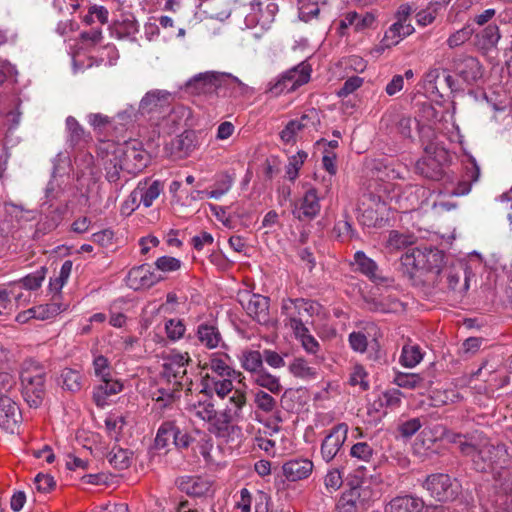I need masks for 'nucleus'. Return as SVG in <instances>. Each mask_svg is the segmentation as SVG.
I'll return each mask as SVG.
<instances>
[{"mask_svg": "<svg viewBox=\"0 0 512 512\" xmlns=\"http://www.w3.org/2000/svg\"><path fill=\"white\" fill-rule=\"evenodd\" d=\"M132 454L128 449L114 447L108 455V460L115 469L124 470L131 465Z\"/></svg>", "mask_w": 512, "mask_h": 512, "instance_id": "nucleus-46", "label": "nucleus"}, {"mask_svg": "<svg viewBox=\"0 0 512 512\" xmlns=\"http://www.w3.org/2000/svg\"><path fill=\"white\" fill-rule=\"evenodd\" d=\"M476 38L481 48L486 50L496 48L501 38L500 29L497 24H489L476 33Z\"/></svg>", "mask_w": 512, "mask_h": 512, "instance_id": "nucleus-38", "label": "nucleus"}, {"mask_svg": "<svg viewBox=\"0 0 512 512\" xmlns=\"http://www.w3.org/2000/svg\"><path fill=\"white\" fill-rule=\"evenodd\" d=\"M195 438L186 430L181 429L176 421L167 420L159 426L154 440L157 449H165L170 442L179 451L187 450Z\"/></svg>", "mask_w": 512, "mask_h": 512, "instance_id": "nucleus-7", "label": "nucleus"}, {"mask_svg": "<svg viewBox=\"0 0 512 512\" xmlns=\"http://www.w3.org/2000/svg\"><path fill=\"white\" fill-rule=\"evenodd\" d=\"M66 126V144L71 149H84L91 141V133L73 116H68L65 120Z\"/></svg>", "mask_w": 512, "mask_h": 512, "instance_id": "nucleus-21", "label": "nucleus"}, {"mask_svg": "<svg viewBox=\"0 0 512 512\" xmlns=\"http://www.w3.org/2000/svg\"><path fill=\"white\" fill-rule=\"evenodd\" d=\"M445 254L432 246L415 247L401 257L403 274L414 286H430L437 275H441Z\"/></svg>", "mask_w": 512, "mask_h": 512, "instance_id": "nucleus-1", "label": "nucleus"}, {"mask_svg": "<svg viewBox=\"0 0 512 512\" xmlns=\"http://www.w3.org/2000/svg\"><path fill=\"white\" fill-rule=\"evenodd\" d=\"M312 67L307 61H303L282 74L281 78L270 86V91L275 95L284 90L291 91L309 82Z\"/></svg>", "mask_w": 512, "mask_h": 512, "instance_id": "nucleus-11", "label": "nucleus"}, {"mask_svg": "<svg viewBox=\"0 0 512 512\" xmlns=\"http://www.w3.org/2000/svg\"><path fill=\"white\" fill-rule=\"evenodd\" d=\"M190 361L188 353L172 354L162 365L161 375L169 382L183 386L182 379L186 375V366Z\"/></svg>", "mask_w": 512, "mask_h": 512, "instance_id": "nucleus-19", "label": "nucleus"}, {"mask_svg": "<svg viewBox=\"0 0 512 512\" xmlns=\"http://www.w3.org/2000/svg\"><path fill=\"white\" fill-rule=\"evenodd\" d=\"M307 152L300 150L295 155L289 158V162L286 165L285 172L286 176L290 181H295L299 175V170L307 159Z\"/></svg>", "mask_w": 512, "mask_h": 512, "instance_id": "nucleus-54", "label": "nucleus"}, {"mask_svg": "<svg viewBox=\"0 0 512 512\" xmlns=\"http://www.w3.org/2000/svg\"><path fill=\"white\" fill-rule=\"evenodd\" d=\"M216 77L217 81L215 83L214 93L218 96L238 98L253 93V90L247 84L230 73L217 72Z\"/></svg>", "mask_w": 512, "mask_h": 512, "instance_id": "nucleus-14", "label": "nucleus"}, {"mask_svg": "<svg viewBox=\"0 0 512 512\" xmlns=\"http://www.w3.org/2000/svg\"><path fill=\"white\" fill-rule=\"evenodd\" d=\"M421 427L422 422L420 418H411L401 422L397 427V431L402 438L409 439L416 434Z\"/></svg>", "mask_w": 512, "mask_h": 512, "instance_id": "nucleus-57", "label": "nucleus"}, {"mask_svg": "<svg viewBox=\"0 0 512 512\" xmlns=\"http://www.w3.org/2000/svg\"><path fill=\"white\" fill-rule=\"evenodd\" d=\"M240 361L243 369L252 373L253 376L265 369L262 352L258 350L244 351Z\"/></svg>", "mask_w": 512, "mask_h": 512, "instance_id": "nucleus-39", "label": "nucleus"}, {"mask_svg": "<svg viewBox=\"0 0 512 512\" xmlns=\"http://www.w3.org/2000/svg\"><path fill=\"white\" fill-rule=\"evenodd\" d=\"M123 166L124 163L122 162L116 150H114L111 157L104 162L105 179L109 183L115 184L116 188L119 190L124 186V184H118L121 178L120 172L124 171Z\"/></svg>", "mask_w": 512, "mask_h": 512, "instance_id": "nucleus-35", "label": "nucleus"}, {"mask_svg": "<svg viewBox=\"0 0 512 512\" xmlns=\"http://www.w3.org/2000/svg\"><path fill=\"white\" fill-rule=\"evenodd\" d=\"M22 421L18 404L11 397L0 398V427L14 433Z\"/></svg>", "mask_w": 512, "mask_h": 512, "instance_id": "nucleus-22", "label": "nucleus"}, {"mask_svg": "<svg viewBox=\"0 0 512 512\" xmlns=\"http://www.w3.org/2000/svg\"><path fill=\"white\" fill-rule=\"evenodd\" d=\"M252 379L255 384L267 389L272 394H278L282 390L279 377L270 374L266 369L256 374V376H252Z\"/></svg>", "mask_w": 512, "mask_h": 512, "instance_id": "nucleus-43", "label": "nucleus"}, {"mask_svg": "<svg viewBox=\"0 0 512 512\" xmlns=\"http://www.w3.org/2000/svg\"><path fill=\"white\" fill-rule=\"evenodd\" d=\"M425 501L414 494H403L393 497L384 507V512H422Z\"/></svg>", "mask_w": 512, "mask_h": 512, "instance_id": "nucleus-23", "label": "nucleus"}, {"mask_svg": "<svg viewBox=\"0 0 512 512\" xmlns=\"http://www.w3.org/2000/svg\"><path fill=\"white\" fill-rule=\"evenodd\" d=\"M489 501L492 512H512V493L492 492Z\"/></svg>", "mask_w": 512, "mask_h": 512, "instance_id": "nucleus-49", "label": "nucleus"}, {"mask_svg": "<svg viewBox=\"0 0 512 512\" xmlns=\"http://www.w3.org/2000/svg\"><path fill=\"white\" fill-rule=\"evenodd\" d=\"M402 397L403 393L399 389H388L379 395L378 399L374 401L373 406L377 411L382 408L392 411L401 406Z\"/></svg>", "mask_w": 512, "mask_h": 512, "instance_id": "nucleus-37", "label": "nucleus"}, {"mask_svg": "<svg viewBox=\"0 0 512 512\" xmlns=\"http://www.w3.org/2000/svg\"><path fill=\"white\" fill-rule=\"evenodd\" d=\"M164 276L155 272L148 263L141 264L129 270L127 275V285L137 291L149 289L155 284L163 281Z\"/></svg>", "mask_w": 512, "mask_h": 512, "instance_id": "nucleus-15", "label": "nucleus"}, {"mask_svg": "<svg viewBox=\"0 0 512 512\" xmlns=\"http://www.w3.org/2000/svg\"><path fill=\"white\" fill-rule=\"evenodd\" d=\"M281 310L293 330L307 331L304 321L313 315V305L310 301L303 298L283 299Z\"/></svg>", "mask_w": 512, "mask_h": 512, "instance_id": "nucleus-10", "label": "nucleus"}, {"mask_svg": "<svg viewBox=\"0 0 512 512\" xmlns=\"http://www.w3.org/2000/svg\"><path fill=\"white\" fill-rule=\"evenodd\" d=\"M48 269L45 266H41L34 272L27 274L26 276L19 279L15 284L20 285L22 288L35 291L39 289L46 277Z\"/></svg>", "mask_w": 512, "mask_h": 512, "instance_id": "nucleus-44", "label": "nucleus"}, {"mask_svg": "<svg viewBox=\"0 0 512 512\" xmlns=\"http://www.w3.org/2000/svg\"><path fill=\"white\" fill-rule=\"evenodd\" d=\"M398 133L403 137L412 140V130L416 128L420 135L422 144H425V138L433 135L434 132L430 126L421 125L417 119H413L410 116H401L396 124Z\"/></svg>", "mask_w": 512, "mask_h": 512, "instance_id": "nucleus-28", "label": "nucleus"}, {"mask_svg": "<svg viewBox=\"0 0 512 512\" xmlns=\"http://www.w3.org/2000/svg\"><path fill=\"white\" fill-rule=\"evenodd\" d=\"M373 453V448L367 442H357L350 449V455L353 458L366 462L371 460Z\"/></svg>", "mask_w": 512, "mask_h": 512, "instance_id": "nucleus-63", "label": "nucleus"}, {"mask_svg": "<svg viewBox=\"0 0 512 512\" xmlns=\"http://www.w3.org/2000/svg\"><path fill=\"white\" fill-rule=\"evenodd\" d=\"M424 152L425 156L416 162L417 173L429 180H443L446 176L445 165L449 158L448 151L433 142H429L425 144Z\"/></svg>", "mask_w": 512, "mask_h": 512, "instance_id": "nucleus-4", "label": "nucleus"}, {"mask_svg": "<svg viewBox=\"0 0 512 512\" xmlns=\"http://www.w3.org/2000/svg\"><path fill=\"white\" fill-rule=\"evenodd\" d=\"M100 382L101 383L99 385L93 388L92 399L97 407L103 408L108 404V397L120 393L124 386L121 381L113 379L112 375L104 379H100Z\"/></svg>", "mask_w": 512, "mask_h": 512, "instance_id": "nucleus-24", "label": "nucleus"}, {"mask_svg": "<svg viewBox=\"0 0 512 512\" xmlns=\"http://www.w3.org/2000/svg\"><path fill=\"white\" fill-rule=\"evenodd\" d=\"M175 485L189 497H205L210 493L213 482L199 475H183L176 478Z\"/></svg>", "mask_w": 512, "mask_h": 512, "instance_id": "nucleus-18", "label": "nucleus"}, {"mask_svg": "<svg viewBox=\"0 0 512 512\" xmlns=\"http://www.w3.org/2000/svg\"><path fill=\"white\" fill-rule=\"evenodd\" d=\"M320 209L317 190L310 188L305 192L300 205L293 203L292 215L299 221L312 220L319 214Z\"/></svg>", "mask_w": 512, "mask_h": 512, "instance_id": "nucleus-20", "label": "nucleus"}, {"mask_svg": "<svg viewBox=\"0 0 512 512\" xmlns=\"http://www.w3.org/2000/svg\"><path fill=\"white\" fill-rule=\"evenodd\" d=\"M299 7V19L304 22H309L312 19L318 17L320 13V9L318 3H309L305 2V0H298Z\"/></svg>", "mask_w": 512, "mask_h": 512, "instance_id": "nucleus-61", "label": "nucleus"}, {"mask_svg": "<svg viewBox=\"0 0 512 512\" xmlns=\"http://www.w3.org/2000/svg\"><path fill=\"white\" fill-rule=\"evenodd\" d=\"M47 371L35 361L26 360L20 372V392L24 402L33 409L39 408L46 396Z\"/></svg>", "mask_w": 512, "mask_h": 512, "instance_id": "nucleus-3", "label": "nucleus"}, {"mask_svg": "<svg viewBox=\"0 0 512 512\" xmlns=\"http://www.w3.org/2000/svg\"><path fill=\"white\" fill-rule=\"evenodd\" d=\"M172 100V93L167 90H150L142 97L137 112L141 116L159 120L170 111Z\"/></svg>", "mask_w": 512, "mask_h": 512, "instance_id": "nucleus-9", "label": "nucleus"}, {"mask_svg": "<svg viewBox=\"0 0 512 512\" xmlns=\"http://www.w3.org/2000/svg\"><path fill=\"white\" fill-rule=\"evenodd\" d=\"M35 308L36 319L46 320L52 318L61 313L64 308L59 303H49L45 305H39Z\"/></svg>", "mask_w": 512, "mask_h": 512, "instance_id": "nucleus-62", "label": "nucleus"}, {"mask_svg": "<svg viewBox=\"0 0 512 512\" xmlns=\"http://www.w3.org/2000/svg\"><path fill=\"white\" fill-rule=\"evenodd\" d=\"M83 378L80 371L66 367L61 370L58 384L65 391L77 393L82 389Z\"/></svg>", "mask_w": 512, "mask_h": 512, "instance_id": "nucleus-33", "label": "nucleus"}, {"mask_svg": "<svg viewBox=\"0 0 512 512\" xmlns=\"http://www.w3.org/2000/svg\"><path fill=\"white\" fill-rule=\"evenodd\" d=\"M347 434L348 426L346 423H339L332 427L321 444V455L325 462L328 463L336 457L347 439Z\"/></svg>", "mask_w": 512, "mask_h": 512, "instance_id": "nucleus-17", "label": "nucleus"}, {"mask_svg": "<svg viewBox=\"0 0 512 512\" xmlns=\"http://www.w3.org/2000/svg\"><path fill=\"white\" fill-rule=\"evenodd\" d=\"M117 32L122 36L135 35L139 31V25L132 13L121 14V19L114 23Z\"/></svg>", "mask_w": 512, "mask_h": 512, "instance_id": "nucleus-48", "label": "nucleus"}, {"mask_svg": "<svg viewBox=\"0 0 512 512\" xmlns=\"http://www.w3.org/2000/svg\"><path fill=\"white\" fill-rule=\"evenodd\" d=\"M165 331L168 339L177 341L184 336L186 327L181 319H169L165 323Z\"/></svg>", "mask_w": 512, "mask_h": 512, "instance_id": "nucleus-56", "label": "nucleus"}, {"mask_svg": "<svg viewBox=\"0 0 512 512\" xmlns=\"http://www.w3.org/2000/svg\"><path fill=\"white\" fill-rule=\"evenodd\" d=\"M428 287L438 292H447L463 297L469 289L466 268L461 263L445 266L441 270V275H437Z\"/></svg>", "mask_w": 512, "mask_h": 512, "instance_id": "nucleus-5", "label": "nucleus"}, {"mask_svg": "<svg viewBox=\"0 0 512 512\" xmlns=\"http://www.w3.org/2000/svg\"><path fill=\"white\" fill-rule=\"evenodd\" d=\"M357 221L363 228H376L384 226V219L374 208H366L357 215Z\"/></svg>", "mask_w": 512, "mask_h": 512, "instance_id": "nucleus-50", "label": "nucleus"}, {"mask_svg": "<svg viewBox=\"0 0 512 512\" xmlns=\"http://www.w3.org/2000/svg\"><path fill=\"white\" fill-rule=\"evenodd\" d=\"M181 266V260L172 256H161L155 261L156 269L164 273L177 271L181 268Z\"/></svg>", "mask_w": 512, "mask_h": 512, "instance_id": "nucleus-58", "label": "nucleus"}, {"mask_svg": "<svg viewBox=\"0 0 512 512\" xmlns=\"http://www.w3.org/2000/svg\"><path fill=\"white\" fill-rule=\"evenodd\" d=\"M411 23H400L395 21L384 33V37L380 42L381 50L397 45L401 40L414 32Z\"/></svg>", "mask_w": 512, "mask_h": 512, "instance_id": "nucleus-29", "label": "nucleus"}, {"mask_svg": "<svg viewBox=\"0 0 512 512\" xmlns=\"http://www.w3.org/2000/svg\"><path fill=\"white\" fill-rule=\"evenodd\" d=\"M115 150L124 163V172L132 176L142 172L150 162L149 153L143 148V144L137 140L127 141Z\"/></svg>", "mask_w": 512, "mask_h": 512, "instance_id": "nucleus-8", "label": "nucleus"}, {"mask_svg": "<svg viewBox=\"0 0 512 512\" xmlns=\"http://www.w3.org/2000/svg\"><path fill=\"white\" fill-rule=\"evenodd\" d=\"M282 469L288 481H298L311 474L313 463L308 459H291L283 464Z\"/></svg>", "mask_w": 512, "mask_h": 512, "instance_id": "nucleus-30", "label": "nucleus"}, {"mask_svg": "<svg viewBox=\"0 0 512 512\" xmlns=\"http://www.w3.org/2000/svg\"><path fill=\"white\" fill-rule=\"evenodd\" d=\"M434 375L428 373L396 372L393 383L405 389L427 388L433 384Z\"/></svg>", "mask_w": 512, "mask_h": 512, "instance_id": "nucleus-26", "label": "nucleus"}, {"mask_svg": "<svg viewBox=\"0 0 512 512\" xmlns=\"http://www.w3.org/2000/svg\"><path fill=\"white\" fill-rule=\"evenodd\" d=\"M136 189L139 191L138 194L142 205L145 208H149L163 192L164 183L161 180H151L147 177L138 182Z\"/></svg>", "mask_w": 512, "mask_h": 512, "instance_id": "nucleus-27", "label": "nucleus"}, {"mask_svg": "<svg viewBox=\"0 0 512 512\" xmlns=\"http://www.w3.org/2000/svg\"><path fill=\"white\" fill-rule=\"evenodd\" d=\"M350 265L353 267L354 272L364 275L377 285L389 286L393 282L391 277L382 274L378 264L362 250L354 253L353 261H351Z\"/></svg>", "mask_w": 512, "mask_h": 512, "instance_id": "nucleus-13", "label": "nucleus"}, {"mask_svg": "<svg viewBox=\"0 0 512 512\" xmlns=\"http://www.w3.org/2000/svg\"><path fill=\"white\" fill-rule=\"evenodd\" d=\"M421 486L438 502L455 501L461 493V484L446 473H432L426 476Z\"/></svg>", "mask_w": 512, "mask_h": 512, "instance_id": "nucleus-6", "label": "nucleus"}, {"mask_svg": "<svg viewBox=\"0 0 512 512\" xmlns=\"http://www.w3.org/2000/svg\"><path fill=\"white\" fill-rule=\"evenodd\" d=\"M289 372L297 378L301 379H315L317 377V371L314 367L308 365V362L301 357L295 358L289 364Z\"/></svg>", "mask_w": 512, "mask_h": 512, "instance_id": "nucleus-42", "label": "nucleus"}, {"mask_svg": "<svg viewBox=\"0 0 512 512\" xmlns=\"http://www.w3.org/2000/svg\"><path fill=\"white\" fill-rule=\"evenodd\" d=\"M87 121L93 127L94 131L99 134L116 129L115 119L101 113H90L87 116Z\"/></svg>", "mask_w": 512, "mask_h": 512, "instance_id": "nucleus-47", "label": "nucleus"}, {"mask_svg": "<svg viewBox=\"0 0 512 512\" xmlns=\"http://www.w3.org/2000/svg\"><path fill=\"white\" fill-rule=\"evenodd\" d=\"M190 411H192L196 417L206 422H212L216 417L214 404L210 400L198 401L192 404Z\"/></svg>", "mask_w": 512, "mask_h": 512, "instance_id": "nucleus-52", "label": "nucleus"}, {"mask_svg": "<svg viewBox=\"0 0 512 512\" xmlns=\"http://www.w3.org/2000/svg\"><path fill=\"white\" fill-rule=\"evenodd\" d=\"M247 300L240 299L239 302L247 315L250 316L260 325H268L270 323V298L260 294H245Z\"/></svg>", "mask_w": 512, "mask_h": 512, "instance_id": "nucleus-16", "label": "nucleus"}, {"mask_svg": "<svg viewBox=\"0 0 512 512\" xmlns=\"http://www.w3.org/2000/svg\"><path fill=\"white\" fill-rule=\"evenodd\" d=\"M195 335L200 344L207 349H215L222 342V336L218 327L212 323H200L196 328Z\"/></svg>", "mask_w": 512, "mask_h": 512, "instance_id": "nucleus-31", "label": "nucleus"}, {"mask_svg": "<svg viewBox=\"0 0 512 512\" xmlns=\"http://www.w3.org/2000/svg\"><path fill=\"white\" fill-rule=\"evenodd\" d=\"M492 492L512 493V466L510 462L493 472Z\"/></svg>", "mask_w": 512, "mask_h": 512, "instance_id": "nucleus-32", "label": "nucleus"}, {"mask_svg": "<svg viewBox=\"0 0 512 512\" xmlns=\"http://www.w3.org/2000/svg\"><path fill=\"white\" fill-rule=\"evenodd\" d=\"M359 498V487H352L350 490L342 493L336 504V510L338 512H357Z\"/></svg>", "mask_w": 512, "mask_h": 512, "instance_id": "nucleus-40", "label": "nucleus"}, {"mask_svg": "<svg viewBox=\"0 0 512 512\" xmlns=\"http://www.w3.org/2000/svg\"><path fill=\"white\" fill-rule=\"evenodd\" d=\"M138 192L139 191L135 187L122 203L120 209L121 215L130 216L142 204Z\"/></svg>", "mask_w": 512, "mask_h": 512, "instance_id": "nucleus-64", "label": "nucleus"}, {"mask_svg": "<svg viewBox=\"0 0 512 512\" xmlns=\"http://www.w3.org/2000/svg\"><path fill=\"white\" fill-rule=\"evenodd\" d=\"M182 387V385L173 383V388H158L153 399L160 404L161 408H166L180 397L179 393Z\"/></svg>", "mask_w": 512, "mask_h": 512, "instance_id": "nucleus-45", "label": "nucleus"}, {"mask_svg": "<svg viewBox=\"0 0 512 512\" xmlns=\"http://www.w3.org/2000/svg\"><path fill=\"white\" fill-rule=\"evenodd\" d=\"M461 455L470 458L473 469L481 473H493L510 462L506 445L491 443L482 432L477 441L472 438L469 443L461 444Z\"/></svg>", "mask_w": 512, "mask_h": 512, "instance_id": "nucleus-2", "label": "nucleus"}, {"mask_svg": "<svg viewBox=\"0 0 512 512\" xmlns=\"http://www.w3.org/2000/svg\"><path fill=\"white\" fill-rule=\"evenodd\" d=\"M93 369L95 376L99 378V380L111 376L112 367L110 361L104 355L94 357Z\"/></svg>", "mask_w": 512, "mask_h": 512, "instance_id": "nucleus-60", "label": "nucleus"}, {"mask_svg": "<svg viewBox=\"0 0 512 512\" xmlns=\"http://www.w3.org/2000/svg\"><path fill=\"white\" fill-rule=\"evenodd\" d=\"M451 71L470 86L483 77V66L478 58L466 54H457L452 58Z\"/></svg>", "mask_w": 512, "mask_h": 512, "instance_id": "nucleus-12", "label": "nucleus"}, {"mask_svg": "<svg viewBox=\"0 0 512 512\" xmlns=\"http://www.w3.org/2000/svg\"><path fill=\"white\" fill-rule=\"evenodd\" d=\"M66 208L57 206L51 209L38 223V230L49 232L56 229L62 222Z\"/></svg>", "mask_w": 512, "mask_h": 512, "instance_id": "nucleus-41", "label": "nucleus"}, {"mask_svg": "<svg viewBox=\"0 0 512 512\" xmlns=\"http://www.w3.org/2000/svg\"><path fill=\"white\" fill-rule=\"evenodd\" d=\"M344 220L337 221L332 229V234L339 242H345L352 239H360L358 232L353 227V223L347 211L343 212Z\"/></svg>", "mask_w": 512, "mask_h": 512, "instance_id": "nucleus-34", "label": "nucleus"}, {"mask_svg": "<svg viewBox=\"0 0 512 512\" xmlns=\"http://www.w3.org/2000/svg\"><path fill=\"white\" fill-rule=\"evenodd\" d=\"M216 71H207L199 73L189 79L185 84V89L191 94L214 93L215 83L217 81Z\"/></svg>", "mask_w": 512, "mask_h": 512, "instance_id": "nucleus-25", "label": "nucleus"}, {"mask_svg": "<svg viewBox=\"0 0 512 512\" xmlns=\"http://www.w3.org/2000/svg\"><path fill=\"white\" fill-rule=\"evenodd\" d=\"M474 33L475 31L470 25H465L461 29L452 33L448 37L446 43L449 48L454 49L466 43Z\"/></svg>", "mask_w": 512, "mask_h": 512, "instance_id": "nucleus-55", "label": "nucleus"}, {"mask_svg": "<svg viewBox=\"0 0 512 512\" xmlns=\"http://www.w3.org/2000/svg\"><path fill=\"white\" fill-rule=\"evenodd\" d=\"M421 349L417 345H404L400 355V363L407 368L415 367L422 360Z\"/></svg>", "mask_w": 512, "mask_h": 512, "instance_id": "nucleus-51", "label": "nucleus"}, {"mask_svg": "<svg viewBox=\"0 0 512 512\" xmlns=\"http://www.w3.org/2000/svg\"><path fill=\"white\" fill-rule=\"evenodd\" d=\"M253 395L254 404L258 410L268 414L277 408L276 399L264 390H256Z\"/></svg>", "mask_w": 512, "mask_h": 512, "instance_id": "nucleus-53", "label": "nucleus"}, {"mask_svg": "<svg viewBox=\"0 0 512 512\" xmlns=\"http://www.w3.org/2000/svg\"><path fill=\"white\" fill-rule=\"evenodd\" d=\"M439 5L440 3H430L427 8L420 10L416 14L417 24L425 27L433 23L436 19Z\"/></svg>", "mask_w": 512, "mask_h": 512, "instance_id": "nucleus-59", "label": "nucleus"}, {"mask_svg": "<svg viewBox=\"0 0 512 512\" xmlns=\"http://www.w3.org/2000/svg\"><path fill=\"white\" fill-rule=\"evenodd\" d=\"M197 145L196 134L192 130H185L172 141V149L179 157L188 156Z\"/></svg>", "mask_w": 512, "mask_h": 512, "instance_id": "nucleus-36", "label": "nucleus"}]
</instances>
